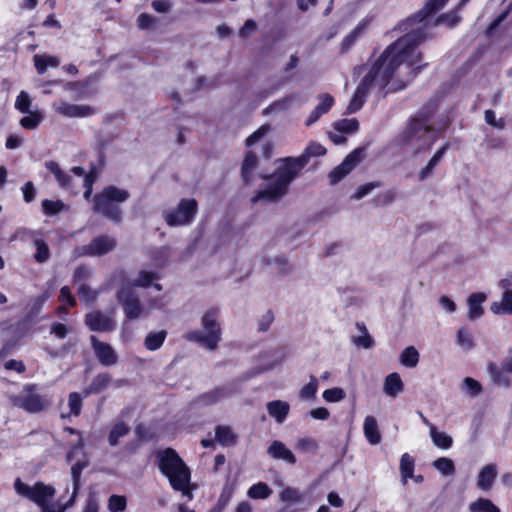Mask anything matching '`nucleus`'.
I'll use <instances>...</instances> for the list:
<instances>
[{
    "label": "nucleus",
    "instance_id": "f257e3e1",
    "mask_svg": "<svg viewBox=\"0 0 512 512\" xmlns=\"http://www.w3.org/2000/svg\"><path fill=\"white\" fill-rule=\"evenodd\" d=\"M449 0H427L424 7L415 15L408 17L399 24L401 31H408L403 37L389 45L372 65L369 72L359 83L344 114L350 115L359 111L373 87L385 88L392 82L393 89H403L407 82L426 66L421 61V53L417 47L426 38V24L414 28L423 22L430 14L442 8Z\"/></svg>",
    "mask_w": 512,
    "mask_h": 512
},
{
    "label": "nucleus",
    "instance_id": "f03ea898",
    "mask_svg": "<svg viewBox=\"0 0 512 512\" xmlns=\"http://www.w3.org/2000/svg\"><path fill=\"white\" fill-rule=\"evenodd\" d=\"M326 154V148L321 144L313 142L308 145L299 157H287L282 159L281 165L271 175H264L262 178L267 181L264 189L259 190L251 199L253 203L259 200L274 202L286 195L289 185L296 179L301 170L306 166L309 159L315 156Z\"/></svg>",
    "mask_w": 512,
    "mask_h": 512
},
{
    "label": "nucleus",
    "instance_id": "7ed1b4c3",
    "mask_svg": "<svg viewBox=\"0 0 512 512\" xmlns=\"http://www.w3.org/2000/svg\"><path fill=\"white\" fill-rule=\"evenodd\" d=\"M158 468L166 476L175 491L182 492L183 496L192 497L189 488L191 473L188 466L178 453L172 448H166L157 454Z\"/></svg>",
    "mask_w": 512,
    "mask_h": 512
},
{
    "label": "nucleus",
    "instance_id": "20e7f679",
    "mask_svg": "<svg viewBox=\"0 0 512 512\" xmlns=\"http://www.w3.org/2000/svg\"><path fill=\"white\" fill-rule=\"evenodd\" d=\"M435 140L432 127L428 125V117L419 114L407 122L405 128L397 136L396 143L401 147H411L413 156H417L429 150Z\"/></svg>",
    "mask_w": 512,
    "mask_h": 512
},
{
    "label": "nucleus",
    "instance_id": "39448f33",
    "mask_svg": "<svg viewBox=\"0 0 512 512\" xmlns=\"http://www.w3.org/2000/svg\"><path fill=\"white\" fill-rule=\"evenodd\" d=\"M129 197L130 193L127 190L113 185L107 186L94 196L93 210L95 213L101 214L115 223H119L122 220V211L118 204L125 202Z\"/></svg>",
    "mask_w": 512,
    "mask_h": 512
},
{
    "label": "nucleus",
    "instance_id": "423d86ee",
    "mask_svg": "<svg viewBox=\"0 0 512 512\" xmlns=\"http://www.w3.org/2000/svg\"><path fill=\"white\" fill-rule=\"evenodd\" d=\"M218 317V308L206 311L201 317L203 331L187 332L184 338L188 341L196 342L208 350H215L221 341V326Z\"/></svg>",
    "mask_w": 512,
    "mask_h": 512
},
{
    "label": "nucleus",
    "instance_id": "0eeeda50",
    "mask_svg": "<svg viewBox=\"0 0 512 512\" xmlns=\"http://www.w3.org/2000/svg\"><path fill=\"white\" fill-rule=\"evenodd\" d=\"M12 406L22 409L30 414H37L48 409L52 403V397L39 392L36 384H28L15 395L9 397Z\"/></svg>",
    "mask_w": 512,
    "mask_h": 512
},
{
    "label": "nucleus",
    "instance_id": "6e6552de",
    "mask_svg": "<svg viewBox=\"0 0 512 512\" xmlns=\"http://www.w3.org/2000/svg\"><path fill=\"white\" fill-rule=\"evenodd\" d=\"M14 489L17 494L35 503L41 509V512L51 506L50 501L56 495L54 486L41 481L34 483L33 486H29L20 478H17L14 481Z\"/></svg>",
    "mask_w": 512,
    "mask_h": 512
},
{
    "label": "nucleus",
    "instance_id": "1a4fd4ad",
    "mask_svg": "<svg viewBox=\"0 0 512 512\" xmlns=\"http://www.w3.org/2000/svg\"><path fill=\"white\" fill-rule=\"evenodd\" d=\"M198 210V203L195 199H182L175 210H168L163 213L166 223L171 226H183L190 224Z\"/></svg>",
    "mask_w": 512,
    "mask_h": 512
},
{
    "label": "nucleus",
    "instance_id": "9d476101",
    "mask_svg": "<svg viewBox=\"0 0 512 512\" xmlns=\"http://www.w3.org/2000/svg\"><path fill=\"white\" fill-rule=\"evenodd\" d=\"M117 246L115 237L109 235H100L91 240L87 245L78 246L73 250V257L79 258L84 256L100 257L111 251Z\"/></svg>",
    "mask_w": 512,
    "mask_h": 512
},
{
    "label": "nucleus",
    "instance_id": "9b49d317",
    "mask_svg": "<svg viewBox=\"0 0 512 512\" xmlns=\"http://www.w3.org/2000/svg\"><path fill=\"white\" fill-rule=\"evenodd\" d=\"M116 297L120 305L123 307L124 314L128 319H137L144 312V307L142 306L138 295L130 287H122L117 292Z\"/></svg>",
    "mask_w": 512,
    "mask_h": 512
},
{
    "label": "nucleus",
    "instance_id": "f8f14e48",
    "mask_svg": "<svg viewBox=\"0 0 512 512\" xmlns=\"http://www.w3.org/2000/svg\"><path fill=\"white\" fill-rule=\"evenodd\" d=\"M365 149L362 147L356 148L348 154L341 164L336 166L328 175L332 185L340 182L347 176L364 158Z\"/></svg>",
    "mask_w": 512,
    "mask_h": 512
},
{
    "label": "nucleus",
    "instance_id": "ddd939ff",
    "mask_svg": "<svg viewBox=\"0 0 512 512\" xmlns=\"http://www.w3.org/2000/svg\"><path fill=\"white\" fill-rule=\"evenodd\" d=\"M85 324L94 332H112L116 327L113 316L101 311H92L86 314Z\"/></svg>",
    "mask_w": 512,
    "mask_h": 512
},
{
    "label": "nucleus",
    "instance_id": "4468645a",
    "mask_svg": "<svg viewBox=\"0 0 512 512\" xmlns=\"http://www.w3.org/2000/svg\"><path fill=\"white\" fill-rule=\"evenodd\" d=\"M90 342L95 356L101 365L110 367L117 364L118 356L110 344L98 340L93 335L90 337Z\"/></svg>",
    "mask_w": 512,
    "mask_h": 512
},
{
    "label": "nucleus",
    "instance_id": "2eb2a0df",
    "mask_svg": "<svg viewBox=\"0 0 512 512\" xmlns=\"http://www.w3.org/2000/svg\"><path fill=\"white\" fill-rule=\"evenodd\" d=\"M53 110L64 117H88L95 113V109L89 105L71 104L60 100L52 104Z\"/></svg>",
    "mask_w": 512,
    "mask_h": 512
},
{
    "label": "nucleus",
    "instance_id": "dca6fc26",
    "mask_svg": "<svg viewBox=\"0 0 512 512\" xmlns=\"http://www.w3.org/2000/svg\"><path fill=\"white\" fill-rule=\"evenodd\" d=\"M267 453L273 459L282 460L288 464L294 465L297 461L293 452L286 445L278 440L273 441L267 449Z\"/></svg>",
    "mask_w": 512,
    "mask_h": 512
},
{
    "label": "nucleus",
    "instance_id": "f3484780",
    "mask_svg": "<svg viewBox=\"0 0 512 512\" xmlns=\"http://www.w3.org/2000/svg\"><path fill=\"white\" fill-rule=\"evenodd\" d=\"M419 415L422 418L423 423L429 427L430 437L433 444L440 449H449L453 444L452 437L443 431H438L436 426L430 423L422 413H419Z\"/></svg>",
    "mask_w": 512,
    "mask_h": 512
},
{
    "label": "nucleus",
    "instance_id": "a211bd4d",
    "mask_svg": "<svg viewBox=\"0 0 512 512\" xmlns=\"http://www.w3.org/2000/svg\"><path fill=\"white\" fill-rule=\"evenodd\" d=\"M319 104L312 110L308 119L306 120V126H310L318 121V119L326 114L334 104V98L328 94L323 93L318 96Z\"/></svg>",
    "mask_w": 512,
    "mask_h": 512
},
{
    "label": "nucleus",
    "instance_id": "6ab92c4d",
    "mask_svg": "<svg viewBox=\"0 0 512 512\" xmlns=\"http://www.w3.org/2000/svg\"><path fill=\"white\" fill-rule=\"evenodd\" d=\"M497 474L498 470L496 464L491 463L483 466L478 474L477 487L483 491L490 490L497 477Z\"/></svg>",
    "mask_w": 512,
    "mask_h": 512
},
{
    "label": "nucleus",
    "instance_id": "aec40b11",
    "mask_svg": "<svg viewBox=\"0 0 512 512\" xmlns=\"http://www.w3.org/2000/svg\"><path fill=\"white\" fill-rule=\"evenodd\" d=\"M235 392L230 386L217 387L209 392L202 394L199 401L205 405H212L229 397Z\"/></svg>",
    "mask_w": 512,
    "mask_h": 512
},
{
    "label": "nucleus",
    "instance_id": "412c9836",
    "mask_svg": "<svg viewBox=\"0 0 512 512\" xmlns=\"http://www.w3.org/2000/svg\"><path fill=\"white\" fill-rule=\"evenodd\" d=\"M268 414L273 417L277 423H283L289 413L290 405L281 400L270 401L266 405Z\"/></svg>",
    "mask_w": 512,
    "mask_h": 512
},
{
    "label": "nucleus",
    "instance_id": "4be33fe9",
    "mask_svg": "<svg viewBox=\"0 0 512 512\" xmlns=\"http://www.w3.org/2000/svg\"><path fill=\"white\" fill-rule=\"evenodd\" d=\"M257 166V156L252 151L246 152L241 166V177L245 184H249L252 181L253 173Z\"/></svg>",
    "mask_w": 512,
    "mask_h": 512
},
{
    "label": "nucleus",
    "instance_id": "5701e85b",
    "mask_svg": "<svg viewBox=\"0 0 512 512\" xmlns=\"http://www.w3.org/2000/svg\"><path fill=\"white\" fill-rule=\"evenodd\" d=\"M486 300V295L484 293H474L469 296L467 304H468V318L470 320H476L480 318L483 313L482 304Z\"/></svg>",
    "mask_w": 512,
    "mask_h": 512
},
{
    "label": "nucleus",
    "instance_id": "b1692460",
    "mask_svg": "<svg viewBox=\"0 0 512 512\" xmlns=\"http://www.w3.org/2000/svg\"><path fill=\"white\" fill-rule=\"evenodd\" d=\"M469 1L470 0H460L453 10L440 15L436 19L434 24L435 25L446 24L448 27H454L461 20V17L458 15V11L462 10L467 5V3Z\"/></svg>",
    "mask_w": 512,
    "mask_h": 512
},
{
    "label": "nucleus",
    "instance_id": "393cba45",
    "mask_svg": "<svg viewBox=\"0 0 512 512\" xmlns=\"http://www.w3.org/2000/svg\"><path fill=\"white\" fill-rule=\"evenodd\" d=\"M383 390L389 397H396L404 390V384L400 375L396 372L389 374L384 381Z\"/></svg>",
    "mask_w": 512,
    "mask_h": 512
},
{
    "label": "nucleus",
    "instance_id": "a878e982",
    "mask_svg": "<svg viewBox=\"0 0 512 512\" xmlns=\"http://www.w3.org/2000/svg\"><path fill=\"white\" fill-rule=\"evenodd\" d=\"M111 380V375L109 373H99L93 378L90 385L84 389V396L98 394L104 391L111 383Z\"/></svg>",
    "mask_w": 512,
    "mask_h": 512
},
{
    "label": "nucleus",
    "instance_id": "bb28decb",
    "mask_svg": "<svg viewBox=\"0 0 512 512\" xmlns=\"http://www.w3.org/2000/svg\"><path fill=\"white\" fill-rule=\"evenodd\" d=\"M34 66L39 75H43L48 67H58L60 59L57 56H51L47 54H35L33 56Z\"/></svg>",
    "mask_w": 512,
    "mask_h": 512
},
{
    "label": "nucleus",
    "instance_id": "cd10ccee",
    "mask_svg": "<svg viewBox=\"0 0 512 512\" xmlns=\"http://www.w3.org/2000/svg\"><path fill=\"white\" fill-rule=\"evenodd\" d=\"M447 149H448V145L444 144L442 147H440L435 152V154L429 160L427 165L420 170V172L418 174V177H419L420 181L426 180L428 177H430L433 174L434 168L440 163V161L442 160V158H443L444 154L446 153Z\"/></svg>",
    "mask_w": 512,
    "mask_h": 512
},
{
    "label": "nucleus",
    "instance_id": "c85d7f7f",
    "mask_svg": "<svg viewBox=\"0 0 512 512\" xmlns=\"http://www.w3.org/2000/svg\"><path fill=\"white\" fill-rule=\"evenodd\" d=\"M363 431L366 439L372 445L379 444L381 434L378 429L377 420L373 416H367L364 420Z\"/></svg>",
    "mask_w": 512,
    "mask_h": 512
},
{
    "label": "nucleus",
    "instance_id": "c756f323",
    "mask_svg": "<svg viewBox=\"0 0 512 512\" xmlns=\"http://www.w3.org/2000/svg\"><path fill=\"white\" fill-rule=\"evenodd\" d=\"M490 310L496 315H512V291H504L501 300L499 302H493L490 306Z\"/></svg>",
    "mask_w": 512,
    "mask_h": 512
},
{
    "label": "nucleus",
    "instance_id": "7c9ffc66",
    "mask_svg": "<svg viewBox=\"0 0 512 512\" xmlns=\"http://www.w3.org/2000/svg\"><path fill=\"white\" fill-rule=\"evenodd\" d=\"M45 167L48 171H50L56 178L58 184L63 188H68L71 184V177L66 172H64L59 164L55 161H47L45 162Z\"/></svg>",
    "mask_w": 512,
    "mask_h": 512
},
{
    "label": "nucleus",
    "instance_id": "2f4dec72",
    "mask_svg": "<svg viewBox=\"0 0 512 512\" xmlns=\"http://www.w3.org/2000/svg\"><path fill=\"white\" fill-rule=\"evenodd\" d=\"M130 432V427L123 421L117 422L114 424L112 429L108 435V442L110 446H117L119 443V439L128 435Z\"/></svg>",
    "mask_w": 512,
    "mask_h": 512
},
{
    "label": "nucleus",
    "instance_id": "473e14b6",
    "mask_svg": "<svg viewBox=\"0 0 512 512\" xmlns=\"http://www.w3.org/2000/svg\"><path fill=\"white\" fill-rule=\"evenodd\" d=\"M415 460L408 454L404 453L400 459V473L402 483L405 485L409 477H413Z\"/></svg>",
    "mask_w": 512,
    "mask_h": 512
},
{
    "label": "nucleus",
    "instance_id": "72a5a7b5",
    "mask_svg": "<svg viewBox=\"0 0 512 512\" xmlns=\"http://www.w3.org/2000/svg\"><path fill=\"white\" fill-rule=\"evenodd\" d=\"M166 336L167 332L165 330L148 333L144 340V345L146 349L150 351H155L159 349L163 345Z\"/></svg>",
    "mask_w": 512,
    "mask_h": 512
},
{
    "label": "nucleus",
    "instance_id": "f704fd0d",
    "mask_svg": "<svg viewBox=\"0 0 512 512\" xmlns=\"http://www.w3.org/2000/svg\"><path fill=\"white\" fill-rule=\"evenodd\" d=\"M489 372L494 383L508 387L510 385L509 371L505 370L503 364L499 368L495 364L489 365Z\"/></svg>",
    "mask_w": 512,
    "mask_h": 512
},
{
    "label": "nucleus",
    "instance_id": "c9c22d12",
    "mask_svg": "<svg viewBox=\"0 0 512 512\" xmlns=\"http://www.w3.org/2000/svg\"><path fill=\"white\" fill-rule=\"evenodd\" d=\"M419 362V353L414 346L406 347L400 354V363L408 368H414Z\"/></svg>",
    "mask_w": 512,
    "mask_h": 512
},
{
    "label": "nucleus",
    "instance_id": "e433bc0d",
    "mask_svg": "<svg viewBox=\"0 0 512 512\" xmlns=\"http://www.w3.org/2000/svg\"><path fill=\"white\" fill-rule=\"evenodd\" d=\"M215 434L216 440L223 446H232L236 442V436L228 426H218Z\"/></svg>",
    "mask_w": 512,
    "mask_h": 512
},
{
    "label": "nucleus",
    "instance_id": "4c0bfd02",
    "mask_svg": "<svg viewBox=\"0 0 512 512\" xmlns=\"http://www.w3.org/2000/svg\"><path fill=\"white\" fill-rule=\"evenodd\" d=\"M469 510L470 512H500V509L491 500L485 498H479L470 503Z\"/></svg>",
    "mask_w": 512,
    "mask_h": 512
},
{
    "label": "nucleus",
    "instance_id": "58836bf2",
    "mask_svg": "<svg viewBox=\"0 0 512 512\" xmlns=\"http://www.w3.org/2000/svg\"><path fill=\"white\" fill-rule=\"evenodd\" d=\"M272 494V489L264 482L252 485L247 495L252 499H266Z\"/></svg>",
    "mask_w": 512,
    "mask_h": 512
},
{
    "label": "nucleus",
    "instance_id": "ea45409f",
    "mask_svg": "<svg viewBox=\"0 0 512 512\" xmlns=\"http://www.w3.org/2000/svg\"><path fill=\"white\" fill-rule=\"evenodd\" d=\"M84 397L85 396H82L78 392H71L68 395V407L70 409V416L77 417L81 414Z\"/></svg>",
    "mask_w": 512,
    "mask_h": 512
},
{
    "label": "nucleus",
    "instance_id": "a19ab883",
    "mask_svg": "<svg viewBox=\"0 0 512 512\" xmlns=\"http://www.w3.org/2000/svg\"><path fill=\"white\" fill-rule=\"evenodd\" d=\"M433 466L443 476L453 475L455 473V465L452 459L440 457L433 462Z\"/></svg>",
    "mask_w": 512,
    "mask_h": 512
},
{
    "label": "nucleus",
    "instance_id": "79ce46f5",
    "mask_svg": "<svg viewBox=\"0 0 512 512\" xmlns=\"http://www.w3.org/2000/svg\"><path fill=\"white\" fill-rule=\"evenodd\" d=\"M34 246L36 248V253L34 255V259L38 263H45L48 261L50 257V249L47 243L42 239H35Z\"/></svg>",
    "mask_w": 512,
    "mask_h": 512
},
{
    "label": "nucleus",
    "instance_id": "37998d69",
    "mask_svg": "<svg viewBox=\"0 0 512 512\" xmlns=\"http://www.w3.org/2000/svg\"><path fill=\"white\" fill-rule=\"evenodd\" d=\"M334 129L337 132L353 133L359 129V122L356 118L341 119L334 123Z\"/></svg>",
    "mask_w": 512,
    "mask_h": 512
},
{
    "label": "nucleus",
    "instance_id": "c03bdc74",
    "mask_svg": "<svg viewBox=\"0 0 512 512\" xmlns=\"http://www.w3.org/2000/svg\"><path fill=\"white\" fill-rule=\"evenodd\" d=\"M365 25L360 23L358 24L342 41L341 43V50L343 52L350 49L353 44L356 42V40L359 38V36L364 31Z\"/></svg>",
    "mask_w": 512,
    "mask_h": 512
},
{
    "label": "nucleus",
    "instance_id": "a18cd8bd",
    "mask_svg": "<svg viewBox=\"0 0 512 512\" xmlns=\"http://www.w3.org/2000/svg\"><path fill=\"white\" fill-rule=\"evenodd\" d=\"M356 327L363 333L359 337H353V342L357 346H361L363 348H371L374 346V340L369 335L364 324L357 323Z\"/></svg>",
    "mask_w": 512,
    "mask_h": 512
},
{
    "label": "nucleus",
    "instance_id": "49530a36",
    "mask_svg": "<svg viewBox=\"0 0 512 512\" xmlns=\"http://www.w3.org/2000/svg\"><path fill=\"white\" fill-rule=\"evenodd\" d=\"M107 507L110 512H123L127 507V498L123 495L113 494L108 499Z\"/></svg>",
    "mask_w": 512,
    "mask_h": 512
},
{
    "label": "nucleus",
    "instance_id": "de8ad7c7",
    "mask_svg": "<svg viewBox=\"0 0 512 512\" xmlns=\"http://www.w3.org/2000/svg\"><path fill=\"white\" fill-rule=\"evenodd\" d=\"M294 100H295L294 95H288V96L284 97L283 99H280V100L272 103L269 107H267L264 110V113L280 112V111L286 110L291 107Z\"/></svg>",
    "mask_w": 512,
    "mask_h": 512
},
{
    "label": "nucleus",
    "instance_id": "09e8293b",
    "mask_svg": "<svg viewBox=\"0 0 512 512\" xmlns=\"http://www.w3.org/2000/svg\"><path fill=\"white\" fill-rule=\"evenodd\" d=\"M296 448L304 452H311L315 454L318 451L319 444L312 437H303L297 440Z\"/></svg>",
    "mask_w": 512,
    "mask_h": 512
},
{
    "label": "nucleus",
    "instance_id": "8fccbe9b",
    "mask_svg": "<svg viewBox=\"0 0 512 512\" xmlns=\"http://www.w3.org/2000/svg\"><path fill=\"white\" fill-rule=\"evenodd\" d=\"M28 114L29 115L24 116L20 120V125L23 128L30 129V130L37 128L42 120L41 114L37 111L29 112Z\"/></svg>",
    "mask_w": 512,
    "mask_h": 512
},
{
    "label": "nucleus",
    "instance_id": "3c124183",
    "mask_svg": "<svg viewBox=\"0 0 512 512\" xmlns=\"http://www.w3.org/2000/svg\"><path fill=\"white\" fill-rule=\"evenodd\" d=\"M155 277H156V274L154 272L142 270L139 272L138 278L134 279L131 282V285L147 288L152 284V281L155 279Z\"/></svg>",
    "mask_w": 512,
    "mask_h": 512
},
{
    "label": "nucleus",
    "instance_id": "603ef678",
    "mask_svg": "<svg viewBox=\"0 0 512 512\" xmlns=\"http://www.w3.org/2000/svg\"><path fill=\"white\" fill-rule=\"evenodd\" d=\"M87 466V463L86 462H76L72 467H71V475H72V480H73V487H74V491H73V494L74 497L76 498V494H77V491L79 489V485H80V477H81V474H82V471L83 469Z\"/></svg>",
    "mask_w": 512,
    "mask_h": 512
},
{
    "label": "nucleus",
    "instance_id": "864d4df0",
    "mask_svg": "<svg viewBox=\"0 0 512 512\" xmlns=\"http://www.w3.org/2000/svg\"><path fill=\"white\" fill-rule=\"evenodd\" d=\"M64 208V203L60 200H56V201H53V200H48V199H45L42 201V209H43V212L47 215H55L59 212H61Z\"/></svg>",
    "mask_w": 512,
    "mask_h": 512
},
{
    "label": "nucleus",
    "instance_id": "5fc2aeb1",
    "mask_svg": "<svg viewBox=\"0 0 512 512\" xmlns=\"http://www.w3.org/2000/svg\"><path fill=\"white\" fill-rule=\"evenodd\" d=\"M31 98L26 91H21L16 98L15 108L21 113H29L31 106Z\"/></svg>",
    "mask_w": 512,
    "mask_h": 512
},
{
    "label": "nucleus",
    "instance_id": "6e6d98bb",
    "mask_svg": "<svg viewBox=\"0 0 512 512\" xmlns=\"http://www.w3.org/2000/svg\"><path fill=\"white\" fill-rule=\"evenodd\" d=\"M78 295L80 299L85 301L86 303H93L96 301L98 297V292L92 290L85 283H81L78 287Z\"/></svg>",
    "mask_w": 512,
    "mask_h": 512
},
{
    "label": "nucleus",
    "instance_id": "4d7b16f0",
    "mask_svg": "<svg viewBox=\"0 0 512 512\" xmlns=\"http://www.w3.org/2000/svg\"><path fill=\"white\" fill-rule=\"evenodd\" d=\"M281 500L283 502L292 504V503H298L303 500L302 496L298 492L297 489L292 487H287L281 492Z\"/></svg>",
    "mask_w": 512,
    "mask_h": 512
},
{
    "label": "nucleus",
    "instance_id": "13d9d810",
    "mask_svg": "<svg viewBox=\"0 0 512 512\" xmlns=\"http://www.w3.org/2000/svg\"><path fill=\"white\" fill-rule=\"evenodd\" d=\"M156 23L157 18L147 13H141L137 18V26L140 30L153 29Z\"/></svg>",
    "mask_w": 512,
    "mask_h": 512
},
{
    "label": "nucleus",
    "instance_id": "bf43d9fd",
    "mask_svg": "<svg viewBox=\"0 0 512 512\" xmlns=\"http://www.w3.org/2000/svg\"><path fill=\"white\" fill-rule=\"evenodd\" d=\"M346 397V393L342 388H330L323 392V398L327 402H339Z\"/></svg>",
    "mask_w": 512,
    "mask_h": 512
},
{
    "label": "nucleus",
    "instance_id": "052dcab7",
    "mask_svg": "<svg viewBox=\"0 0 512 512\" xmlns=\"http://www.w3.org/2000/svg\"><path fill=\"white\" fill-rule=\"evenodd\" d=\"M270 130V125H262L246 139V146H252L256 144L260 139H262L266 134H268Z\"/></svg>",
    "mask_w": 512,
    "mask_h": 512
},
{
    "label": "nucleus",
    "instance_id": "680f3d73",
    "mask_svg": "<svg viewBox=\"0 0 512 512\" xmlns=\"http://www.w3.org/2000/svg\"><path fill=\"white\" fill-rule=\"evenodd\" d=\"M457 343L463 349H471L474 345L471 333L466 329H460L457 334Z\"/></svg>",
    "mask_w": 512,
    "mask_h": 512
},
{
    "label": "nucleus",
    "instance_id": "e2e57ef3",
    "mask_svg": "<svg viewBox=\"0 0 512 512\" xmlns=\"http://www.w3.org/2000/svg\"><path fill=\"white\" fill-rule=\"evenodd\" d=\"M318 389V382L314 376H311L309 383H307L300 391V396L304 399H312Z\"/></svg>",
    "mask_w": 512,
    "mask_h": 512
},
{
    "label": "nucleus",
    "instance_id": "0e129e2a",
    "mask_svg": "<svg viewBox=\"0 0 512 512\" xmlns=\"http://www.w3.org/2000/svg\"><path fill=\"white\" fill-rule=\"evenodd\" d=\"M464 390L471 396H476L481 392V384L473 378L466 377L463 380Z\"/></svg>",
    "mask_w": 512,
    "mask_h": 512
},
{
    "label": "nucleus",
    "instance_id": "69168bd1",
    "mask_svg": "<svg viewBox=\"0 0 512 512\" xmlns=\"http://www.w3.org/2000/svg\"><path fill=\"white\" fill-rule=\"evenodd\" d=\"M379 182H370L366 183L364 185H361L356 192L352 195V199L359 200L363 197H365L367 194H369L372 190L379 187Z\"/></svg>",
    "mask_w": 512,
    "mask_h": 512
},
{
    "label": "nucleus",
    "instance_id": "338daca9",
    "mask_svg": "<svg viewBox=\"0 0 512 512\" xmlns=\"http://www.w3.org/2000/svg\"><path fill=\"white\" fill-rule=\"evenodd\" d=\"M74 501L75 497L74 495H72L71 498L65 503H61L59 500L55 504L43 510L42 512H68L67 510L73 505Z\"/></svg>",
    "mask_w": 512,
    "mask_h": 512
},
{
    "label": "nucleus",
    "instance_id": "774afa93",
    "mask_svg": "<svg viewBox=\"0 0 512 512\" xmlns=\"http://www.w3.org/2000/svg\"><path fill=\"white\" fill-rule=\"evenodd\" d=\"M91 274L90 269L85 265L78 266L73 274V280L75 283H78L79 285L81 283H84L87 279H89Z\"/></svg>",
    "mask_w": 512,
    "mask_h": 512
}]
</instances>
